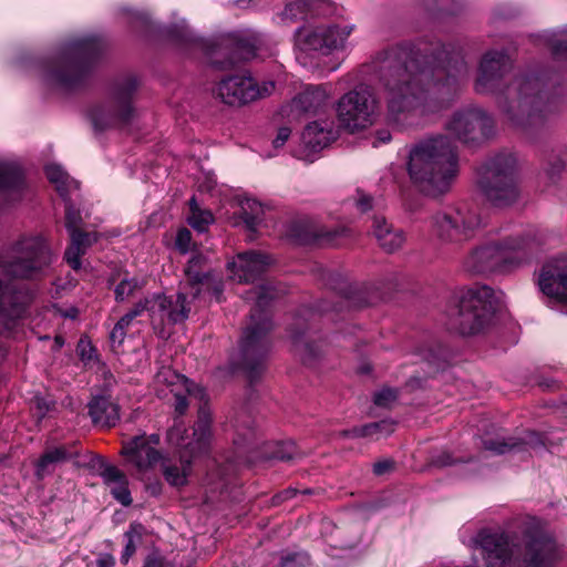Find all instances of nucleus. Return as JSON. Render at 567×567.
<instances>
[{
	"label": "nucleus",
	"instance_id": "c9c22d12",
	"mask_svg": "<svg viewBox=\"0 0 567 567\" xmlns=\"http://www.w3.org/2000/svg\"><path fill=\"white\" fill-rule=\"evenodd\" d=\"M207 262V258L202 254H195L188 261V265L185 269V274L188 278V281L194 289V297L198 296L200 289L197 287L199 285L204 286L209 280L208 271H205V265Z\"/></svg>",
	"mask_w": 567,
	"mask_h": 567
},
{
	"label": "nucleus",
	"instance_id": "39448f33",
	"mask_svg": "<svg viewBox=\"0 0 567 567\" xmlns=\"http://www.w3.org/2000/svg\"><path fill=\"white\" fill-rule=\"evenodd\" d=\"M523 538L524 555L516 534L498 533V567H556L565 557L564 548L538 522L526 524Z\"/></svg>",
	"mask_w": 567,
	"mask_h": 567
},
{
	"label": "nucleus",
	"instance_id": "864d4df0",
	"mask_svg": "<svg viewBox=\"0 0 567 567\" xmlns=\"http://www.w3.org/2000/svg\"><path fill=\"white\" fill-rule=\"evenodd\" d=\"M189 310L185 293H177L174 300L171 298L169 312L181 315L183 317V321L188 318Z\"/></svg>",
	"mask_w": 567,
	"mask_h": 567
},
{
	"label": "nucleus",
	"instance_id": "680f3d73",
	"mask_svg": "<svg viewBox=\"0 0 567 567\" xmlns=\"http://www.w3.org/2000/svg\"><path fill=\"white\" fill-rule=\"evenodd\" d=\"M393 467V462L390 460H382L373 465V472L377 475H383L388 472H390Z\"/></svg>",
	"mask_w": 567,
	"mask_h": 567
},
{
	"label": "nucleus",
	"instance_id": "f704fd0d",
	"mask_svg": "<svg viewBox=\"0 0 567 567\" xmlns=\"http://www.w3.org/2000/svg\"><path fill=\"white\" fill-rule=\"evenodd\" d=\"M45 174L50 183L54 184L58 193L64 199H66L72 190L79 188L78 182L72 179L59 164H48L45 166Z\"/></svg>",
	"mask_w": 567,
	"mask_h": 567
},
{
	"label": "nucleus",
	"instance_id": "473e14b6",
	"mask_svg": "<svg viewBox=\"0 0 567 567\" xmlns=\"http://www.w3.org/2000/svg\"><path fill=\"white\" fill-rule=\"evenodd\" d=\"M74 455H76V453L70 452L63 445L48 450L37 463V476L43 478L45 475L51 474L56 465L66 462Z\"/></svg>",
	"mask_w": 567,
	"mask_h": 567
},
{
	"label": "nucleus",
	"instance_id": "13d9d810",
	"mask_svg": "<svg viewBox=\"0 0 567 567\" xmlns=\"http://www.w3.org/2000/svg\"><path fill=\"white\" fill-rule=\"evenodd\" d=\"M78 352L82 360L90 361L93 357L94 349L86 340H80L78 344Z\"/></svg>",
	"mask_w": 567,
	"mask_h": 567
},
{
	"label": "nucleus",
	"instance_id": "58836bf2",
	"mask_svg": "<svg viewBox=\"0 0 567 567\" xmlns=\"http://www.w3.org/2000/svg\"><path fill=\"white\" fill-rule=\"evenodd\" d=\"M240 214L247 228L251 231L257 230L262 220V205L254 198H244L240 202Z\"/></svg>",
	"mask_w": 567,
	"mask_h": 567
},
{
	"label": "nucleus",
	"instance_id": "3c124183",
	"mask_svg": "<svg viewBox=\"0 0 567 567\" xmlns=\"http://www.w3.org/2000/svg\"><path fill=\"white\" fill-rule=\"evenodd\" d=\"M82 221V217L79 210H76L70 203L65 206V227L70 235L73 231H81L79 226Z\"/></svg>",
	"mask_w": 567,
	"mask_h": 567
},
{
	"label": "nucleus",
	"instance_id": "dca6fc26",
	"mask_svg": "<svg viewBox=\"0 0 567 567\" xmlns=\"http://www.w3.org/2000/svg\"><path fill=\"white\" fill-rule=\"evenodd\" d=\"M210 423L212 416L207 408L200 406L198 411V420L194 426L193 440L184 444L186 430L182 423H176L168 432L167 440L176 446H184L188 456H195L204 453L210 441Z\"/></svg>",
	"mask_w": 567,
	"mask_h": 567
},
{
	"label": "nucleus",
	"instance_id": "f03ea898",
	"mask_svg": "<svg viewBox=\"0 0 567 567\" xmlns=\"http://www.w3.org/2000/svg\"><path fill=\"white\" fill-rule=\"evenodd\" d=\"M560 93L537 78L516 79L498 92V115L528 135L542 130L560 105Z\"/></svg>",
	"mask_w": 567,
	"mask_h": 567
},
{
	"label": "nucleus",
	"instance_id": "37998d69",
	"mask_svg": "<svg viewBox=\"0 0 567 567\" xmlns=\"http://www.w3.org/2000/svg\"><path fill=\"white\" fill-rule=\"evenodd\" d=\"M311 8L309 0H292L277 14V23L290 24L302 18Z\"/></svg>",
	"mask_w": 567,
	"mask_h": 567
},
{
	"label": "nucleus",
	"instance_id": "b1692460",
	"mask_svg": "<svg viewBox=\"0 0 567 567\" xmlns=\"http://www.w3.org/2000/svg\"><path fill=\"white\" fill-rule=\"evenodd\" d=\"M99 475L117 502L124 506L131 505L132 497L128 489V481L122 471L105 460L99 458Z\"/></svg>",
	"mask_w": 567,
	"mask_h": 567
},
{
	"label": "nucleus",
	"instance_id": "412c9836",
	"mask_svg": "<svg viewBox=\"0 0 567 567\" xmlns=\"http://www.w3.org/2000/svg\"><path fill=\"white\" fill-rule=\"evenodd\" d=\"M517 161L513 154H498V208L516 202L519 195Z\"/></svg>",
	"mask_w": 567,
	"mask_h": 567
},
{
	"label": "nucleus",
	"instance_id": "f3484780",
	"mask_svg": "<svg viewBox=\"0 0 567 567\" xmlns=\"http://www.w3.org/2000/svg\"><path fill=\"white\" fill-rule=\"evenodd\" d=\"M158 384H166L175 398V412L183 415L188 408V399L203 401L206 393L203 388L194 384L186 377L171 368H163L156 374Z\"/></svg>",
	"mask_w": 567,
	"mask_h": 567
},
{
	"label": "nucleus",
	"instance_id": "2f4dec72",
	"mask_svg": "<svg viewBox=\"0 0 567 567\" xmlns=\"http://www.w3.org/2000/svg\"><path fill=\"white\" fill-rule=\"evenodd\" d=\"M70 237L71 244L65 250V259L74 270H78L81 268V256L85 254L87 247L96 241V237L83 231H73Z\"/></svg>",
	"mask_w": 567,
	"mask_h": 567
},
{
	"label": "nucleus",
	"instance_id": "79ce46f5",
	"mask_svg": "<svg viewBox=\"0 0 567 567\" xmlns=\"http://www.w3.org/2000/svg\"><path fill=\"white\" fill-rule=\"evenodd\" d=\"M193 456H188L186 452L181 453V464L182 467L178 468L176 466L167 465L163 463V474L165 480L174 486H182L187 481V475L189 472L190 458Z\"/></svg>",
	"mask_w": 567,
	"mask_h": 567
},
{
	"label": "nucleus",
	"instance_id": "4be33fe9",
	"mask_svg": "<svg viewBox=\"0 0 567 567\" xmlns=\"http://www.w3.org/2000/svg\"><path fill=\"white\" fill-rule=\"evenodd\" d=\"M338 136V131L331 120H318L310 122L303 130L301 135L302 147L305 148V157L312 153L320 152L330 145Z\"/></svg>",
	"mask_w": 567,
	"mask_h": 567
},
{
	"label": "nucleus",
	"instance_id": "ddd939ff",
	"mask_svg": "<svg viewBox=\"0 0 567 567\" xmlns=\"http://www.w3.org/2000/svg\"><path fill=\"white\" fill-rule=\"evenodd\" d=\"M493 125L492 115L482 107L468 106L453 114L446 130L465 144H478L492 135Z\"/></svg>",
	"mask_w": 567,
	"mask_h": 567
},
{
	"label": "nucleus",
	"instance_id": "de8ad7c7",
	"mask_svg": "<svg viewBox=\"0 0 567 567\" xmlns=\"http://www.w3.org/2000/svg\"><path fill=\"white\" fill-rule=\"evenodd\" d=\"M169 33L183 42L197 43V38L185 19H179L175 22L171 27Z\"/></svg>",
	"mask_w": 567,
	"mask_h": 567
},
{
	"label": "nucleus",
	"instance_id": "72a5a7b5",
	"mask_svg": "<svg viewBox=\"0 0 567 567\" xmlns=\"http://www.w3.org/2000/svg\"><path fill=\"white\" fill-rule=\"evenodd\" d=\"M523 247L520 239H506L498 243V272L517 267L523 261L519 249Z\"/></svg>",
	"mask_w": 567,
	"mask_h": 567
},
{
	"label": "nucleus",
	"instance_id": "338daca9",
	"mask_svg": "<svg viewBox=\"0 0 567 567\" xmlns=\"http://www.w3.org/2000/svg\"><path fill=\"white\" fill-rule=\"evenodd\" d=\"M378 140L381 143H386L391 140V134L389 132H380L378 135Z\"/></svg>",
	"mask_w": 567,
	"mask_h": 567
},
{
	"label": "nucleus",
	"instance_id": "69168bd1",
	"mask_svg": "<svg viewBox=\"0 0 567 567\" xmlns=\"http://www.w3.org/2000/svg\"><path fill=\"white\" fill-rule=\"evenodd\" d=\"M311 238H322V237H331V234L324 233L322 230H313L310 234Z\"/></svg>",
	"mask_w": 567,
	"mask_h": 567
},
{
	"label": "nucleus",
	"instance_id": "9b49d317",
	"mask_svg": "<svg viewBox=\"0 0 567 567\" xmlns=\"http://www.w3.org/2000/svg\"><path fill=\"white\" fill-rule=\"evenodd\" d=\"M136 89L137 81L133 76L117 82L113 89L111 100L91 111L90 118L94 128L104 131L132 123L135 117V110L131 105V99Z\"/></svg>",
	"mask_w": 567,
	"mask_h": 567
},
{
	"label": "nucleus",
	"instance_id": "6e6552de",
	"mask_svg": "<svg viewBox=\"0 0 567 567\" xmlns=\"http://www.w3.org/2000/svg\"><path fill=\"white\" fill-rule=\"evenodd\" d=\"M336 111L344 128L350 132L360 131L374 123L379 100L372 87L359 84L339 99Z\"/></svg>",
	"mask_w": 567,
	"mask_h": 567
},
{
	"label": "nucleus",
	"instance_id": "4468645a",
	"mask_svg": "<svg viewBox=\"0 0 567 567\" xmlns=\"http://www.w3.org/2000/svg\"><path fill=\"white\" fill-rule=\"evenodd\" d=\"M250 324L246 328L241 341L240 351L244 360V368L248 377L254 379L264 368L266 353V334L272 329V322L267 316L251 313Z\"/></svg>",
	"mask_w": 567,
	"mask_h": 567
},
{
	"label": "nucleus",
	"instance_id": "7c9ffc66",
	"mask_svg": "<svg viewBox=\"0 0 567 567\" xmlns=\"http://www.w3.org/2000/svg\"><path fill=\"white\" fill-rule=\"evenodd\" d=\"M496 81V52L487 51L480 63L475 90L478 93L492 92Z\"/></svg>",
	"mask_w": 567,
	"mask_h": 567
},
{
	"label": "nucleus",
	"instance_id": "c03bdc74",
	"mask_svg": "<svg viewBox=\"0 0 567 567\" xmlns=\"http://www.w3.org/2000/svg\"><path fill=\"white\" fill-rule=\"evenodd\" d=\"M566 163L567 148L561 147L553 151V154L545 166V174L553 182V184H556L559 181L566 167Z\"/></svg>",
	"mask_w": 567,
	"mask_h": 567
},
{
	"label": "nucleus",
	"instance_id": "49530a36",
	"mask_svg": "<svg viewBox=\"0 0 567 567\" xmlns=\"http://www.w3.org/2000/svg\"><path fill=\"white\" fill-rule=\"evenodd\" d=\"M276 297V290L271 286H260L249 291L247 297L248 300H252L256 303V308L261 309L268 302Z\"/></svg>",
	"mask_w": 567,
	"mask_h": 567
},
{
	"label": "nucleus",
	"instance_id": "e2e57ef3",
	"mask_svg": "<svg viewBox=\"0 0 567 567\" xmlns=\"http://www.w3.org/2000/svg\"><path fill=\"white\" fill-rule=\"evenodd\" d=\"M97 567H113L115 559L109 554L101 555L96 560Z\"/></svg>",
	"mask_w": 567,
	"mask_h": 567
},
{
	"label": "nucleus",
	"instance_id": "a211bd4d",
	"mask_svg": "<svg viewBox=\"0 0 567 567\" xmlns=\"http://www.w3.org/2000/svg\"><path fill=\"white\" fill-rule=\"evenodd\" d=\"M158 444L159 436L157 434H151L148 436L140 435L126 442L121 453L140 472H145L164 460L163 455L156 449Z\"/></svg>",
	"mask_w": 567,
	"mask_h": 567
},
{
	"label": "nucleus",
	"instance_id": "a18cd8bd",
	"mask_svg": "<svg viewBox=\"0 0 567 567\" xmlns=\"http://www.w3.org/2000/svg\"><path fill=\"white\" fill-rule=\"evenodd\" d=\"M544 42L556 59H567V29L546 33Z\"/></svg>",
	"mask_w": 567,
	"mask_h": 567
},
{
	"label": "nucleus",
	"instance_id": "bb28decb",
	"mask_svg": "<svg viewBox=\"0 0 567 567\" xmlns=\"http://www.w3.org/2000/svg\"><path fill=\"white\" fill-rule=\"evenodd\" d=\"M473 558L477 567L496 566V535L491 528L481 529L472 542Z\"/></svg>",
	"mask_w": 567,
	"mask_h": 567
},
{
	"label": "nucleus",
	"instance_id": "0e129e2a",
	"mask_svg": "<svg viewBox=\"0 0 567 567\" xmlns=\"http://www.w3.org/2000/svg\"><path fill=\"white\" fill-rule=\"evenodd\" d=\"M143 567H163V559L157 555H150Z\"/></svg>",
	"mask_w": 567,
	"mask_h": 567
},
{
	"label": "nucleus",
	"instance_id": "4d7b16f0",
	"mask_svg": "<svg viewBox=\"0 0 567 567\" xmlns=\"http://www.w3.org/2000/svg\"><path fill=\"white\" fill-rule=\"evenodd\" d=\"M291 135V128L289 126H281L278 128L277 135L272 141L275 148L282 147Z\"/></svg>",
	"mask_w": 567,
	"mask_h": 567
},
{
	"label": "nucleus",
	"instance_id": "bf43d9fd",
	"mask_svg": "<svg viewBox=\"0 0 567 567\" xmlns=\"http://www.w3.org/2000/svg\"><path fill=\"white\" fill-rule=\"evenodd\" d=\"M355 205L360 212L367 213L374 206L373 198L367 194H359L358 198L355 199Z\"/></svg>",
	"mask_w": 567,
	"mask_h": 567
},
{
	"label": "nucleus",
	"instance_id": "4c0bfd02",
	"mask_svg": "<svg viewBox=\"0 0 567 567\" xmlns=\"http://www.w3.org/2000/svg\"><path fill=\"white\" fill-rule=\"evenodd\" d=\"M543 445V437L535 432H529L520 440L508 439V441H498V454L512 451L523 452L527 450H537Z\"/></svg>",
	"mask_w": 567,
	"mask_h": 567
},
{
	"label": "nucleus",
	"instance_id": "a19ab883",
	"mask_svg": "<svg viewBox=\"0 0 567 567\" xmlns=\"http://www.w3.org/2000/svg\"><path fill=\"white\" fill-rule=\"evenodd\" d=\"M144 307L145 305H141V301H138L117 321L110 333V338L113 343L121 344L124 341L127 328L132 324L135 318L144 313Z\"/></svg>",
	"mask_w": 567,
	"mask_h": 567
},
{
	"label": "nucleus",
	"instance_id": "1a4fd4ad",
	"mask_svg": "<svg viewBox=\"0 0 567 567\" xmlns=\"http://www.w3.org/2000/svg\"><path fill=\"white\" fill-rule=\"evenodd\" d=\"M276 89L277 83L271 79H257L244 73L221 79L215 94L224 104L241 107L271 96Z\"/></svg>",
	"mask_w": 567,
	"mask_h": 567
},
{
	"label": "nucleus",
	"instance_id": "6e6d98bb",
	"mask_svg": "<svg viewBox=\"0 0 567 567\" xmlns=\"http://www.w3.org/2000/svg\"><path fill=\"white\" fill-rule=\"evenodd\" d=\"M125 536L127 537V543L125 545V548L122 553L121 560L123 564H126L128 559L133 556V554L136 550L134 540H133V527L128 532H126Z\"/></svg>",
	"mask_w": 567,
	"mask_h": 567
},
{
	"label": "nucleus",
	"instance_id": "5701e85b",
	"mask_svg": "<svg viewBox=\"0 0 567 567\" xmlns=\"http://www.w3.org/2000/svg\"><path fill=\"white\" fill-rule=\"evenodd\" d=\"M23 185L20 166L13 161L0 158V203L11 204L20 200Z\"/></svg>",
	"mask_w": 567,
	"mask_h": 567
},
{
	"label": "nucleus",
	"instance_id": "c756f323",
	"mask_svg": "<svg viewBox=\"0 0 567 567\" xmlns=\"http://www.w3.org/2000/svg\"><path fill=\"white\" fill-rule=\"evenodd\" d=\"M477 190L487 199L496 198V161L489 158L477 166L475 173Z\"/></svg>",
	"mask_w": 567,
	"mask_h": 567
},
{
	"label": "nucleus",
	"instance_id": "6ab92c4d",
	"mask_svg": "<svg viewBox=\"0 0 567 567\" xmlns=\"http://www.w3.org/2000/svg\"><path fill=\"white\" fill-rule=\"evenodd\" d=\"M538 287L549 298L567 302V256L551 259L543 266Z\"/></svg>",
	"mask_w": 567,
	"mask_h": 567
},
{
	"label": "nucleus",
	"instance_id": "ea45409f",
	"mask_svg": "<svg viewBox=\"0 0 567 567\" xmlns=\"http://www.w3.org/2000/svg\"><path fill=\"white\" fill-rule=\"evenodd\" d=\"M187 221L193 229L198 233L207 230L208 226L213 224L214 216L210 210L202 209L195 197L189 199V215Z\"/></svg>",
	"mask_w": 567,
	"mask_h": 567
},
{
	"label": "nucleus",
	"instance_id": "774afa93",
	"mask_svg": "<svg viewBox=\"0 0 567 567\" xmlns=\"http://www.w3.org/2000/svg\"><path fill=\"white\" fill-rule=\"evenodd\" d=\"M241 2H243V0H224L223 4L237 6V7L241 8Z\"/></svg>",
	"mask_w": 567,
	"mask_h": 567
},
{
	"label": "nucleus",
	"instance_id": "052dcab7",
	"mask_svg": "<svg viewBox=\"0 0 567 567\" xmlns=\"http://www.w3.org/2000/svg\"><path fill=\"white\" fill-rule=\"evenodd\" d=\"M296 352L306 363H309L312 358V346L296 343Z\"/></svg>",
	"mask_w": 567,
	"mask_h": 567
},
{
	"label": "nucleus",
	"instance_id": "7ed1b4c3",
	"mask_svg": "<svg viewBox=\"0 0 567 567\" xmlns=\"http://www.w3.org/2000/svg\"><path fill=\"white\" fill-rule=\"evenodd\" d=\"M408 169L411 179L427 195L450 192L458 175V155L452 141L444 135L417 143L410 152Z\"/></svg>",
	"mask_w": 567,
	"mask_h": 567
},
{
	"label": "nucleus",
	"instance_id": "20e7f679",
	"mask_svg": "<svg viewBox=\"0 0 567 567\" xmlns=\"http://www.w3.org/2000/svg\"><path fill=\"white\" fill-rule=\"evenodd\" d=\"M51 259V251L42 236L24 237L6 257H0V326L10 329L21 315L18 296L8 278L32 277Z\"/></svg>",
	"mask_w": 567,
	"mask_h": 567
},
{
	"label": "nucleus",
	"instance_id": "f8f14e48",
	"mask_svg": "<svg viewBox=\"0 0 567 567\" xmlns=\"http://www.w3.org/2000/svg\"><path fill=\"white\" fill-rule=\"evenodd\" d=\"M482 226L478 215L461 209L440 210L430 218L433 237L442 246H461Z\"/></svg>",
	"mask_w": 567,
	"mask_h": 567
},
{
	"label": "nucleus",
	"instance_id": "a878e982",
	"mask_svg": "<svg viewBox=\"0 0 567 567\" xmlns=\"http://www.w3.org/2000/svg\"><path fill=\"white\" fill-rule=\"evenodd\" d=\"M371 229L380 247L388 252L399 250L405 243L404 231L393 228L381 215L373 216Z\"/></svg>",
	"mask_w": 567,
	"mask_h": 567
},
{
	"label": "nucleus",
	"instance_id": "5fc2aeb1",
	"mask_svg": "<svg viewBox=\"0 0 567 567\" xmlns=\"http://www.w3.org/2000/svg\"><path fill=\"white\" fill-rule=\"evenodd\" d=\"M175 246L182 254H186L190 250L192 234L187 228H182L178 230L176 235Z\"/></svg>",
	"mask_w": 567,
	"mask_h": 567
},
{
	"label": "nucleus",
	"instance_id": "f257e3e1",
	"mask_svg": "<svg viewBox=\"0 0 567 567\" xmlns=\"http://www.w3.org/2000/svg\"><path fill=\"white\" fill-rule=\"evenodd\" d=\"M384 85L390 114L421 115L450 103L467 75L465 62L442 45L429 53L421 45L402 44L378 52L372 59Z\"/></svg>",
	"mask_w": 567,
	"mask_h": 567
},
{
	"label": "nucleus",
	"instance_id": "e433bc0d",
	"mask_svg": "<svg viewBox=\"0 0 567 567\" xmlns=\"http://www.w3.org/2000/svg\"><path fill=\"white\" fill-rule=\"evenodd\" d=\"M395 423L390 420H382L380 422L370 423L360 427H354L350 431H343L344 436L355 437H371L379 440L385 437L394 432Z\"/></svg>",
	"mask_w": 567,
	"mask_h": 567
},
{
	"label": "nucleus",
	"instance_id": "9d476101",
	"mask_svg": "<svg viewBox=\"0 0 567 567\" xmlns=\"http://www.w3.org/2000/svg\"><path fill=\"white\" fill-rule=\"evenodd\" d=\"M354 30V24L302 25L295 31V45L305 52L330 55L343 51Z\"/></svg>",
	"mask_w": 567,
	"mask_h": 567
},
{
	"label": "nucleus",
	"instance_id": "393cba45",
	"mask_svg": "<svg viewBox=\"0 0 567 567\" xmlns=\"http://www.w3.org/2000/svg\"><path fill=\"white\" fill-rule=\"evenodd\" d=\"M465 270L487 276L496 269V244L487 241L475 246L464 260Z\"/></svg>",
	"mask_w": 567,
	"mask_h": 567
},
{
	"label": "nucleus",
	"instance_id": "603ef678",
	"mask_svg": "<svg viewBox=\"0 0 567 567\" xmlns=\"http://www.w3.org/2000/svg\"><path fill=\"white\" fill-rule=\"evenodd\" d=\"M398 399V392L391 388H384L374 394V403L378 406L390 408Z\"/></svg>",
	"mask_w": 567,
	"mask_h": 567
},
{
	"label": "nucleus",
	"instance_id": "2eb2a0df",
	"mask_svg": "<svg viewBox=\"0 0 567 567\" xmlns=\"http://www.w3.org/2000/svg\"><path fill=\"white\" fill-rule=\"evenodd\" d=\"M331 96V84L306 85L302 91L280 107L279 113L289 122H299L324 112Z\"/></svg>",
	"mask_w": 567,
	"mask_h": 567
},
{
	"label": "nucleus",
	"instance_id": "423d86ee",
	"mask_svg": "<svg viewBox=\"0 0 567 567\" xmlns=\"http://www.w3.org/2000/svg\"><path fill=\"white\" fill-rule=\"evenodd\" d=\"M496 296L492 287L478 285L454 297L447 310V329L461 336L484 331L495 312Z\"/></svg>",
	"mask_w": 567,
	"mask_h": 567
},
{
	"label": "nucleus",
	"instance_id": "aec40b11",
	"mask_svg": "<svg viewBox=\"0 0 567 567\" xmlns=\"http://www.w3.org/2000/svg\"><path fill=\"white\" fill-rule=\"evenodd\" d=\"M272 264L274 258L271 256L250 250L238 254L227 265L234 280L249 282L260 276Z\"/></svg>",
	"mask_w": 567,
	"mask_h": 567
},
{
	"label": "nucleus",
	"instance_id": "c85d7f7f",
	"mask_svg": "<svg viewBox=\"0 0 567 567\" xmlns=\"http://www.w3.org/2000/svg\"><path fill=\"white\" fill-rule=\"evenodd\" d=\"M89 413L92 421L102 426H113L120 419L118 406L104 396H96L90 402Z\"/></svg>",
	"mask_w": 567,
	"mask_h": 567
},
{
	"label": "nucleus",
	"instance_id": "8fccbe9b",
	"mask_svg": "<svg viewBox=\"0 0 567 567\" xmlns=\"http://www.w3.org/2000/svg\"><path fill=\"white\" fill-rule=\"evenodd\" d=\"M515 55L516 47L514 44H509L506 48H502V50H498V74L502 71H507L512 68Z\"/></svg>",
	"mask_w": 567,
	"mask_h": 567
},
{
	"label": "nucleus",
	"instance_id": "09e8293b",
	"mask_svg": "<svg viewBox=\"0 0 567 567\" xmlns=\"http://www.w3.org/2000/svg\"><path fill=\"white\" fill-rule=\"evenodd\" d=\"M141 287L137 279H123L115 288V299L117 301H124L133 296L136 290L141 289Z\"/></svg>",
	"mask_w": 567,
	"mask_h": 567
},
{
	"label": "nucleus",
	"instance_id": "cd10ccee",
	"mask_svg": "<svg viewBox=\"0 0 567 567\" xmlns=\"http://www.w3.org/2000/svg\"><path fill=\"white\" fill-rule=\"evenodd\" d=\"M141 305H145L144 312H147L154 326L164 323L183 322V317L177 313L169 312L171 298L164 295H152L141 300Z\"/></svg>",
	"mask_w": 567,
	"mask_h": 567
},
{
	"label": "nucleus",
	"instance_id": "0eeeda50",
	"mask_svg": "<svg viewBox=\"0 0 567 567\" xmlns=\"http://www.w3.org/2000/svg\"><path fill=\"white\" fill-rule=\"evenodd\" d=\"M99 48L100 43L94 37L78 38L65 43L55 59L54 69L47 73V79L63 86L74 85Z\"/></svg>",
	"mask_w": 567,
	"mask_h": 567
}]
</instances>
